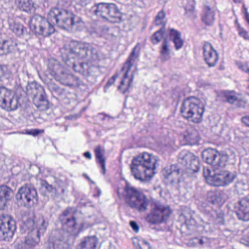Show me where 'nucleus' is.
<instances>
[{"mask_svg": "<svg viewBox=\"0 0 249 249\" xmlns=\"http://www.w3.org/2000/svg\"><path fill=\"white\" fill-rule=\"evenodd\" d=\"M120 193L119 190H118V191H117V194H118V196L120 197H121V196H120Z\"/></svg>", "mask_w": 249, "mask_h": 249, "instance_id": "obj_63", "label": "nucleus"}, {"mask_svg": "<svg viewBox=\"0 0 249 249\" xmlns=\"http://www.w3.org/2000/svg\"><path fill=\"white\" fill-rule=\"evenodd\" d=\"M71 209H67L60 215L59 219L62 223L63 231L68 232H73L76 229V222L74 217L71 213Z\"/></svg>", "mask_w": 249, "mask_h": 249, "instance_id": "obj_17", "label": "nucleus"}, {"mask_svg": "<svg viewBox=\"0 0 249 249\" xmlns=\"http://www.w3.org/2000/svg\"><path fill=\"white\" fill-rule=\"evenodd\" d=\"M107 19L111 22H120L122 20V13L114 3H109Z\"/></svg>", "mask_w": 249, "mask_h": 249, "instance_id": "obj_20", "label": "nucleus"}, {"mask_svg": "<svg viewBox=\"0 0 249 249\" xmlns=\"http://www.w3.org/2000/svg\"><path fill=\"white\" fill-rule=\"evenodd\" d=\"M132 241L134 247L136 249H140V239L137 237H134L132 238Z\"/></svg>", "mask_w": 249, "mask_h": 249, "instance_id": "obj_47", "label": "nucleus"}, {"mask_svg": "<svg viewBox=\"0 0 249 249\" xmlns=\"http://www.w3.org/2000/svg\"><path fill=\"white\" fill-rule=\"evenodd\" d=\"M130 225L134 231L138 232L139 227L136 222L134 221H131L130 222Z\"/></svg>", "mask_w": 249, "mask_h": 249, "instance_id": "obj_49", "label": "nucleus"}, {"mask_svg": "<svg viewBox=\"0 0 249 249\" xmlns=\"http://www.w3.org/2000/svg\"><path fill=\"white\" fill-rule=\"evenodd\" d=\"M160 59L162 62L169 60L170 58L171 49L168 41L165 38L160 47Z\"/></svg>", "mask_w": 249, "mask_h": 249, "instance_id": "obj_26", "label": "nucleus"}, {"mask_svg": "<svg viewBox=\"0 0 249 249\" xmlns=\"http://www.w3.org/2000/svg\"><path fill=\"white\" fill-rule=\"evenodd\" d=\"M140 156L134 158L130 165L131 175L137 179L140 180Z\"/></svg>", "mask_w": 249, "mask_h": 249, "instance_id": "obj_33", "label": "nucleus"}, {"mask_svg": "<svg viewBox=\"0 0 249 249\" xmlns=\"http://www.w3.org/2000/svg\"><path fill=\"white\" fill-rule=\"evenodd\" d=\"M173 165L171 166L170 167H165L164 169L162 171L164 180L167 183L173 184L176 181L179 180V170H173Z\"/></svg>", "mask_w": 249, "mask_h": 249, "instance_id": "obj_21", "label": "nucleus"}, {"mask_svg": "<svg viewBox=\"0 0 249 249\" xmlns=\"http://www.w3.org/2000/svg\"><path fill=\"white\" fill-rule=\"evenodd\" d=\"M169 0H160V1L163 3H166Z\"/></svg>", "mask_w": 249, "mask_h": 249, "instance_id": "obj_60", "label": "nucleus"}, {"mask_svg": "<svg viewBox=\"0 0 249 249\" xmlns=\"http://www.w3.org/2000/svg\"><path fill=\"white\" fill-rule=\"evenodd\" d=\"M184 140L187 144L191 145L198 144L200 140L198 132L196 130L188 132L184 136Z\"/></svg>", "mask_w": 249, "mask_h": 249, "instance_id": "obj_34", "label": "nucleus"}, {"mask_svg": "<svg viewBox=\"0 0 249 249\" xmlns=\"http://www.w3.org/2000/svg\"><path fill=\"white\" fill-rule=\"evenodd\" d=\"M64 59H65L66 63L69 67H72L74 71L76 72H84V66L85 63H81L79 65L76 66L75 64V62L73 61L71 62V65L69 63L70 59H68V58L63 57Z\"/></svg>", "mask_w": 249, "mask_h": 249, "instance_id": "obj_40", "label": "nucleus"}, {"mask_svg": "<svg viewBox=\"0 0 249 249\" xmlns=\"http://www.w3.org/2000/svg\"><path fill=\"white\" fill-rule=\"evenodd\" d=\"M173 213V210L167 204L156 201L152 205L151 212L146 217V221L153 225L166 223Z\"/></svg>", "mask_w": 249, "mask_h": 249, "instance_id": "obj_5", "label": "nucleus"}, {"mask_svg": "<svg viewBox=\"0 0 249 249\" xmlns=\"http://www.w3.org/2000/svg\"><path fill=\"white\" fill-rule=\"evenodd\" d=\"M83 155L85 158H87L89 160H90L92 158L91 154L89 151H87V152H85L83 154Z\"/></svg>", "mask_w": 249, "mask_h": 249, "instance_id": "obj_53", "label": "nucleus"}, {"mask_svg": "<svg viewBox=\"0 0 249 249\" xmlns=\"http://www.w3.org/2000/svg\"><path fill=\"white\" fill-rule=\"evenodd\" d=\"M50 22L39 15H35L31 18L29 24L30 29L36 35L46 37L54 32V27Z\"/></svg>", "mask_w": 249, "mask_h": 249, "instance_id": "obj_6", "label": "nucleus"}, {"mask_svg": "<svg viewBox=\"0 0 249 249\" xmlns=\"http://www.w3.org/2000/svg\"><path fill=\"white\" fill-rule=\"evenodd\" d=\"M63 57L68 59H77L89 62L98 59L97 51L87 43H79L72 41L62 49Z\"/></svg>", "mask_w": 249, "mask_h": 249, "instance_id": "obj_3", "label": "nucleus"}, {"mask_svg": "<svg viewBox=\"0 0 249 249\" xmlns=\"http://www.w3.org/2000/svg\"><path fill=\"white\" fill-rule=\"evenodd\" d=\"M141 159V165L146 168L141 177V181H149L155 174L157 160L153 155L146 152L142 154Z\"/></svg>", "mask_w": 249, "mask_h": 249, "instance_id": "obj_10", "label": "nucleus"}, {"mask_svg": "<svg viewBox=\"0 0 249 249\" xmlns=\"http://www.w3.org/2000/svg\"><path fill=\"white\" fill-rule=\"evenodd\" d=\"M241 121L245 126L249 127V115L243 116Z\"/></svg>", "mask_w": 249, "mask_h": 249, "instance_id": "obj_48", "label": "nucleus"}, {"mask_svg": "<svg viewBox=\"0 0 249 249\" xmlns=\"http://www.w3.org/2000/svg\"><path fill=\"white\" fill-rule=\"evenodd\" d=\"M16 6L21 11L26 13H32L34 10L32 0H15Z\"/></svg>", "mask_w": 249, "mask_h": 249, "instance_id": "obj_30", "label": "nucleus"}, {"mask_svg": "<svg viewBox=\"0 0 249 249\" xmlns=\"http://www.w3.org/2000/svg\"><path fill=\"white\" fill-rule=\"evenodd\" d=\"M45 188H46V189L47 190V191L48 192H51L53 189V187L52 185L49 184H46V186H45Z\"/></svg>", "mask_w": 249, "mask_h": 249, "instance_id": "obj_55", "label": "nucleus"}, {"mask_svg": "<svg viewBox=\"0 0 249 249\" xmlns=\"http://www.w3.org/2000/svg\"><path fill=\"white\" fill-rule=\"evenodd\" d=\"M119 75V72L117 73L114 75L112 76L107 81V83L106 84L104 87L105 91H106L107 89L109 88L110 86L113 85L117 77Z\"/></svg>", "mask_w": 249, "mask_h": 249, "instance_id": "obj_45", "label": "nucleus"}, {"mask_svg": "<svg viewBox=\"0 0 249 249\" xmlns=\"http://www.w3.org/2000/svg\"><path fill=\"white\" fill-rule=\"evenodd\" d=\"M202 158L214 170H218L226 165L229 157L227 154L219 152L215 149L208 148L203 152Z\"/></svg>", "mask_w": 249, "mask_h": 249, "instance_id": "obj_7", "label": "nucleus"}, {"mask_svg": "<svg viewBox=\"0 0 249 249\" xmlns=\"http://www.w3.org/2000/svg\"><path fill=\"white\" fill-rule=\"evenodd\" d=\"M141 249H152V248L149 243L143 241L141 244Z\"/></svg>", "mask_w": 249, "mask_h": 249, "instance_id": "obj_50", "label": "nucleus"}, {"mask_svg": "<svg viewBox=\"0 0 249 249\" xmlns=\"http://www.w3.org/2000/svg\"><path fill=\"white\" fill-rule=\"evenodd\" d=\"M48 19L60 28L75 31H82L85 24L81 18L67 9L54 8L48 13Z\"/></svg>", "mask_w": 249, "mask_h": 249, "instance_id": "obj_1", "label": "nucleus"}, {"mask_svg": "<svg viewBox=\"0 0 249 249\" xmlns=\"http://www.w3.org/2000/svg\"><path fill=\"white\" fill-rule=\"evenodd\" d=\"M194 7H193H193H192V9H191L190 10V11H194Z\"/></svg>", "mask_w": 249, "mask_h": 249, "instance_id": "obj_64", "label": "nucleus"}, {"mask_svg": "<svg viewBox=\"0 0 249 249\" xmlns=\"http://www.w3.org/2000/svg\"><path fill=\"white\" fill-rule=\"evenodd\" d=\"M68 233L63 230H55L52 231L49 242L53 249H68L69 245L65 239Z\"/></svg>", "mask_w": 249, "mask_h": 249, "instance_id": "obj_15", "label": "nucleus"}, {"mask_svg": "<svg viewBox=\"0 0 249 249\" xmlns=\"http://www.w3.org/2000/svg\"><path fill=\"white\" fill-rule=\"evenodd\" d=\"M147 205L148 203L146 202H141V209L143 208L144 210H146Z\"/></svg>", "mask_w": 249, "mask_h": 249, "instance_id": "obj_56", "label": "nucleus"}, {"mask_svg": "<svg viewBox=\"0 0 249 249\" xmlns=\"http://www.w3.org/2000/svg\"><path fill=\"white\" fill-rule=\"evenodd\" d=\"M10 29L17 36H20L26 31L23 25L18 22H14L10 25Z\"/></svg>", "mask_w": 249, "mask_h": 249, "instance_id": "obj_37", "label": "nucleus"}, {"mask_svg": "<svg viewBox=\"0 0 249 249\" xmlns=\"http://www.w3.org/2000/svg\"><path fill=\"white\" fill-rule=\"evenodd\" d=\"M237 30L240 37L245 40H249V34L248 32L244 28L241 27L239 24H237Z\"/></svg>", "mask_w": 249, "mask_h": 249, "instance_id": "obj_41", "label": "nucleus"}, {"mask_svg": "<svg viewBox=\"0 0 249 249\" xmlns=\"http://www.w3.org/2000/svg\"><path fill=\"white\" fill-rule=\"evenodd\" d=\"M12 193L10 187L6 185L0 186V210L4 209L7 201L10 199Z\"/></svg>", "mask_w": 249, "mask_h": 249, "instance_id": "obj_24", "label": "nucleus"}, {"mask_svg": "<svg viewBox=\"0 0 249 249\" xmlns=\"http://www.w3.org/2000/svg\"><path fill=\"white\" fill-rule=\"evenodd\" d=\"M26 134H29V135H31V133H32V129L31 130H26Z\"/></svg>", "mask_w": 249, "mask_h": 249, "instance_id": "obj_59", "label": "nucleus"}, {"mask_svg": "<svg viewBox=\"0 0 249 249\" xmlns=\"http://www.w3.org/2000/svg\"><path fill=\"white\" fill-rule=\"evenodd\" d=\"M95 190L97 193L93 194V196L95 197L100 196L102 193L101 190L98 188H96Z\"/></svg>", "mask_w": 249, "mask_h": 249, "instance_id": "obj_54", "label": "nucleus"}, {"mask_svg": "<svg viewBox=\"0 0 249 249\" xmlns=\"http://www.w3.org/2000/svg\"><path fill=\"white\" fill-rule=\"evenodd\" d=\"M165 33V30L160 29L155 32L151 37V41L154 44L156 45L159 43L163 38Z\"/></svg>", "mask_w": 249, "mask_h": 249, "instance_id": "obj_38", "label": "nucleus"}, {"mask_svg": "<svg viewBox=\"0 0 249 249\" xmlns=\"http://www.w3.org/2000/svg\"><path fill=\"white\" fill-rule=\"evenodd\" d=\"M53 86V87H52V88L54 89L55 91H57L58 90H59V88L57 86L54 85Z\"/></svg>", "mask_w": 249, "mask_h": 249, "instance_id": "obj_58", "label": "nucleus"}, {"mask_svg": "<svg viewBox=\"0 0 249 249\" xmlns=\"http://www.w3.org/2000/svg\"><path fill=\"white\" fill-rule=\"evenodd\" d=\"M18 101L13 98L10 90L0 88V107L8 111L15 110L18 107Z\"/></svg>", "mask_w": 249, "mask_h": 249, "instance_id": "obj_14", "label": "nucleus"}, {"mask_svg": "<svg viewBox=\"0 0 249 249\" xmlns=\"http://www.w3.org/2000/svg\"><path fill=\"white\" fill-rule=\"evenodd\" d=\"M95 223L94 219H92L90 216L84 219L81 224V229H86L92 226Z\"/></svg>", "mask_w": 249, "mask_h": 249, "instance_id": "obj_42", "label": "nucleus"}, {"mask_svg": "<svg viewBox=\"0 0 249 249\" xmlns=\"http://www.w3.org/2000/svg\"><path fill=\"white\" fill-rule=\"evenodd\" d=\"M17 229L16 221L7 214L0 215V241H9Z\"/></svg>", "mask_w": 249, "mask_h": 249, "instance_id": "obj_8", "label": "nucleus"}, {"mask_svg": "<svg viewBox=\"0 0 249 249\" xmlns=\"http://www.w3.org/2000/svg\"><path fill=\"white\" fill-rule=\"evenodd\" d=\"M48 222L43 216L35 217V233L40 236L45 232Z\"/></svg>", "mask_w": 249, "mask_h": 249, "instance_id": "obj_23", "label": "nucleus"}, {"mask_svg": "<svg viewBox=\"0 0 249 249\" xmlns=\"http://www.w3.org/2000/svg\"><path fill=\"white\" fill-rule=\"evenodd\" d=\"M202 54L204 61L209 67H214L218 63L219 59V54L210 42H204L202 46Z\"/></svg>", "mask_w": 249, "mask_h": 249, "instance_id": "obj_13", "label": "nucleus"}, {"mask_svg": "<svg viewBox=\"0 0 249 249\" xmlns=\"http://www.w3.org/2000/svg\"><path fill=\"white\" fill-rule=\"evenodd\" d=\"M245 18L249 24V14L247 12L245 13Z\"/></svg>", "mask_w": 249, "mask_h": 249, "instance_id": "obj_57", "label": "nucleus"}, {"mask_svg": "<svg viewBox=\"0 0 249 249\" xmlns=\"http://www.w3.org/2000/svg\"><path fill=\"white\" fill-rule=\"evenodd\" d=\"M235 3H239L241 2V0H233Z\"/></svg>", "mask_w": 249, "mask_h": 249, "instance_id": "obj_62", "label": "nucleus"}, {"mask_svg": "<svg viewBox=\"0 0 249 249\" xmlns=\"http://www.w3.org/2000/svg\"><path fill=\"white\" fill-rule=\"evenodd\" d=\"M97 162L100 164L102 168L101 173L105 174L106 172L105 158L104 157V149L101 146H98L94 149Z\"/></svg>", "mask_w": 249, "mask_h": 249, "instance_id": "obj_31", "label": "nucleus"}, {"mask_svg": "<svg viewBox=\"0 0 249 249\" xmlns=\"http://www.w3.org/2000/svg\"><path fill=\"white\" fill-rule=\"evenodd\" d=\"M236 209L239 219L245 221H249V199L245 198L239 201Z\"/></svg>", "mask_w": 249, "mask_h": 249, "instance_id": "obj_19", "label": "nucleus"}, {"mask_svg": "<svg viewBox=\"0 0 249 249\" xmlns=\"http://www.w3.org/2000/svg\"><path fill=\"white\" fill-rule=\"evenodd\" d=\"M239 69L246 74V81L249 82V67L247 64L241 63L238 66Z\"/></svg>", "mask_w": 249, "mask_h": 249, "instance_id": "obj_43", "label": "nucleus"}, {"mask_svg": "<svg viewBox=\"0 0 249 249\" xmlns=\"http://www.w3.org/2000/svg\"><path fill=\"white\" fill-rule=\"evenodd\" d=\"M37 197L36 190L31 184H26L21 186L16 195L17 199L21 200L24 205L28 207L36 203Z\"/></svg>", "mask_w": 249, "mask_h": 249, "instance_id": "obj_9", "label": "nucleus"}, {"mask_svg": "<svg viewBox=\"0 0 249 249\" xmlns=\"http://www.w3.org/2000/svg\"><path fill=\"white\" fill-rule=\"evenodd\" d=\"M140 51V48L137 44L119 72L122 80L118 89L123 93L128 91L135 75L138 74V71L135 64L139 60Z\"/></svg>", "mask_w": 249, "mask_h": 249, "instance_id": "obj_4", "label": "nucleus"}, {"mask_svg": "<svg viewBox=\"0 0 249 249\" xmlns=\"http://www.w3.org/2000/svg\"><path fill=\"white\" fill-rule=\"evenodd\" d=\"M17 46V43L12 39L3 41L0 43V54H7L13 52Z\"/></svg>", "mask_w": 249, "mask_h": 249, "instance_id": "obj_28", "label": "nucleus"}, {"mask_svg": "<svg viewBox=\"0 0 249 249\" xmlns=\"http://www.w3.org/2000/svg\"><path fill=\"white\" fill-rule=\"evenodd\" d=\"M83 176L85 177L88 180H90V179L89 178V176L87 174H84L83 175Z\"/></svg>", "mask_w": 249, "mask_h": 249, "instance_id": "obj_61", "label": "nucleus"}, {"mask_svg": "<svg viewBox=\"0 0 249 249\" xmlns=\"http://www.w3.org/2000/svg\"><path fill=\"white\" fill-rule=\"evenodd\" d=\"M48 68L50 71L51 74L54 77L55 80L63 84H68V82L65 81V80L69 78L71 76L64 72L63 68L57 61L50 62Z\"/></svg>", "mask_w": 249, "mask_h": 249, "instance_id": "obj_18", "label": "nucleus"}, {"mask_svg": "<svg viewBox=\"0 0 249 249\" xmlns=\"http://www.w3.org/2000/svg\"><path fill=\"white\" fill-rule=\"evenodd\" d=\"M214 10L209 6H204V11L201 15V19L203 23L207 26H212L213 25L215 18Z\"/></svg>", "mask_w": 249, "mask_h": 249, "instance_id": "obj_22", "label": "nucleus"}, {"mask_svg": "<svg viewBox=\"0 0 249 249\" xmlns=\"http://www.w3.org/2000/svg\"><path fill=\"white\" fill-rule=\"evenodd\" d=\"M209 169H204V176L207 179H211L213 184L217 186H224L231 183L235 178L232 173L228 171H223L219 173L212 176Z\"/></svg>", "mask_w": 249, "mask_h": 249, "instance_id": "obj_11", "label": "nucleus"}, {"mask_svg": "<svg viewBox=\"0 0 249 249\" xmlns=\"http://www.w3.org/2000/svg\"><path fill=\"white\" fill-rule=\"evenodd\" d=\"M7 67L6 66L0 65V78L5 75V73Z\"/></svg>", "mask_w": 249, "mask_h": 249, "instance_id": "obj_51", "label": "nucleus"}, {"mask_svg": "<svg viewBox=\"0 0 249 249\" xmlns=\"http://www.w3.org/2000/svg\"><path fill=\"white\" fill-rule=\"evenodd\" d=\"M240 94L234 90L225 91L223 93V97L226 101L231 105H233L238 101V96Z\"/></svg>", "mask_w": 249, "mask_h": 249, "instance_id": "obj_36", "label": "nucleus"}, {"mask_svg": "<svg viewBox=\"0 0 249 249\" xmlns=\"http://www.w3.org/2000/svg\"><path fill=\"white\" fill-rule=\"evenodd\" d=\"M179 161L182 165L187 169L197 172L199 169V163L198 158L193 153L186 152L179 159Z\"/></svg>", "mask_w": 249, "mask_h": 249, "instance_id": "obj_16", "label": "nucleus"}, {"mask_svg": "<svg viewBox=\"0 0 249 249\" xmlns=\"http://www.w3.org/2000/svg\"><path fill=\"white\" fill-rule=\"evenodd\" d=\"M170 39L174 42L176 50H179L183 45L184 40L181 38V33L174 29H169Z\"/></svg>", "mask_w": 249, "mask_h": 249, "instance_id": "obj_27", "label": "nucleus"}, {"mask_svg": "<svg viewBox=\"0 0 249 249\" xmlns=\"http://www.w3.org/2000/svg\"><path fill=\"white\" fill-rule=\"evenodd\" d=\"M98 241V238L95 235L88 236L81 242L79 248L83 249H95Z\"/></svg>", "mask_w": 249, "mask_h": 249, "instance_id": "obj_32", "label": "nucleus"}, {"mask_svg": "<svg viewBox=\"0 0 249 249\" xmlns=\"http://www.w3.org/2000/svg\"><path fill=\"white\" fill-rule=\"evenodd\" d=\"M123 195L131 208H136L140 211V195L136 188L126 182Z\"/></svg>", "mask_w": 249, "mask_h": 249, "instance_id": "obj_12", "label": "nucleus"}, {"mask_svg": "<svg viewBox=\"0 0 249 249\" xmlns=\"http://www.w3.org/2000/svg\"><path fill=\"white\" fill-rule=\"evenodd\" d=\"M22 228L25 230H30L28 233H35V217L34 219H28L23 224Z\"/></svg>", "mask_w": 249, "mask_h": 249, "instance_id": "obj_39", "label": "nucleus"}, {"mask_svg": "<svg viewBox=\"0 0 249 249\" xmlns=\"http://www.w3.org/2000/svg\"><path fill=\"white\" fill-rule=\"evenodd\" d=\"M236 103L237 107L240 108H245L248 105V100L245 98H238V101Z\"/></svg>", "mask_w": 249, "mask_h": 249, "instance_id": "obj_44", "label": "nucleus"}, {"mask_svg": "<svg viewBox=\"0 0 249 249\" xmlns=\"http://www.w3.org/2000/svg\"><path fill=\"white\" fill-rule=\"evenodd\" d=\"M154 23L156 26H160V29H165L167 21L166 12L163 9L158 13L154 20Z\"/></svg>", "mask_w": 249, "mask_h": 249, "instance_id": "obj_35", "label": "nucleus"}, {"mask_svg": "<svg viewBox=\"0 0 249 249\" xmlns=\"http://www.w3.org/2000/svg\"><path fill=\"white\" fill-rule=\"evenodd\" d=\"M108 5L109 3H99L95 4L91 8L90 12L98 17L107 18Z\"/></svg>", "mask_w": 249, "mask_h": 249, "instance_id": "obj_25", "label": "nucleus"}, {"mask_svg": "<svg viewBox=\"0 0 249 249\" xmlns=\"http://www.w3.org/2000/svg\"><path fill=\"white\" fill-rule=\"evenodd\" d=\"M207 200L213 204L222 203L224 202L223 193L217 190L209 191L207 195Z\"/></svg>", "mask_w": 249, "mask_h": 249, "instance_id": "obj_29", "label": "nucleus"}, {"mask_svg": "<svg viewBox=\"0 0 249 249\" xmlns=\"http://www.w3.org/2000/svg\"><path fill=\"white\" fill-rule=\"evenodd\" d=\"M40 89L41 90V92L39 95L38 100L41 102H43V103L47 104L48 101L46 99V95L44 92V89L42 87H40Z\"/></svg>", "mask_w": 249, "mask_h": 249, "instance_id": "obj_46", "label": "nucleus"}, {"mask_svg": "<svg viewBox=\"0 0 249 249\" xmlns=\"http://www.w3.org/2000/svg\"><path fill=\"white\" fill-rule=\"evenodd\" d=\"M205 106L202 100L194 96L184 98L179 107V113L185 120L199 124L203 121Z\"/></svg>", "mask_w": 249, "mask_h": 249, "instance_id": "obj_2", "label": "nucleus"}, {"mask_svg": "<svg viewBox=\"0 0 249 249\" xmlns=\"http://www.w3.org/2000/svg\"><path fill=\"white\" fill-rule=\"evenodd\" d=\"M43 132L44 130L43 129H32L31 135L35 136Z\"/></svg>", "mask_w": 249, "mask_h": 249, "instance_id": "obj_52", "label": "nucleus"}]
</instances>
